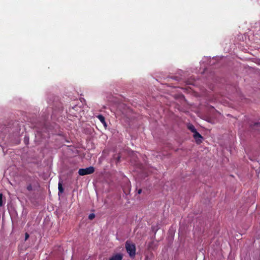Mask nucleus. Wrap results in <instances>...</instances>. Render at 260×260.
<instances>
[{
  "mask_svg": "<svg viewBox=\"0 0 260 260\" xmlns=\"http://www.w3.org/2000/svg\"><path fill=\"white\" fill-rule=\"evenodd\" d=\"M125 248L130 256H135L136 254V247L134 244L128 241H126L125 243Z\"/></svg>",
  "mask_w": 260,
  "mask_h": 260,
  "instance_id": "1",
  "label": "nucleus"
},
{
  "mask_svg": "<svg viewBox=\"0 0 260 260\" xmlns=\"http://www.w3.org/2000/svg\"><path fill=\"white\" fill-rule=\"evenodd\" d=\"M94 171V168L93 167H89L85 169H80L78 173L81 176L91 174Z\"/></svg>",
  "mask_w": 260,
  "mask_h": 260,
  "instance_id": "2",
  "label": "nucleus"
},
{
  "mask_svg": "<svg viewBox=\"0 0 260 260\" xmlns=\"http://www.w3.org/2000/svg\"><path fill=\"white\" fill-rule=\"evenodd\" d=\"M193 137L197 143H200L202 142L203 137L198 132H196L195 133H193Z\"/></svg>",
  "mask_w": 260,
  "mask_h": 260,
  "instance_id": "3",
  "label": "nucleus"
},
{
  "mask_svg": "<svg viewBox=\"0 0 260 260\" xmlns=\"http://www.w3.org/2000/svg\"><path fill=\"white\" fill-rule=\"evenodd\" d=\"M122 258V255L120 253H117L112 256L109 260H121Z\"/></svg>",
  "mask_w": 260,
  "mask_h": 260,
  "instance_id": "4",
  "label": "nucleus"
},
{
  "mask_svg": "<svg viewBox=\"0 0 260 260\" xmlns=\"http://www.w3.org/2000/svg\"><path fill=\"white\" fill-rule=\"evenodd\" d=\"M98 118L106 127H107V124L105 121V117L102 115H99L97 116Z\"/></svg>",
  "mask_w": 260,
  "mask_h": 260,
  "instance_id": "5",
  "label": "nucleus"
},
{
  "mask_svg": "<svg viewBox=\"0 0 260 260\" xmlns=\"http://www.w3.org/2000/svg\"><path fill=\"white\" fill-rule=\"evenodd\" d=\"M251 128L252 129L260 131V122L254 123L252 126Z\"/></svg>",
  "mask_w": 260,
  "mask_h": 260,
  "instance_id": "6",
  "label": "nucleus"
},
{
  "mask_svg": "<svg viewBox=\"0 0 260 260\" xmlns=\"http://www.w3.org/2000/svg\"><path fill=\"white\" fill-rule=\"evenodd\" d=\"M58 195H60V193H63V188L62 186V182L59 181L58 183Z\"/></svg>",
  "mask_w": 260,
  "mask_h": 260,
  "instance_id": "7",
  "label": "nucleus"
},
{
  "mask_svg": "<svg viewBox=\"0 0 260 260\" xmlns=\"http://www.w3.org/2000/svg\"><path fill=\"white\" fill-rule=\"evenodd\" d=\"M188 128L190 130V131L191 132H192L193 133H195L196 132H197V129H196V128L194 127V126L192 125V124H189L188 125Z\"/></svg>",
  "mask_w": 260,
  "mask_h": 260,
  "instance_id": "8",
  "label": "nucleus"
},
{
  "mask_svg": "<svg viewBox=\"0 0 260 260\" xmlns=\"http://www.w3.org/2000/svg\"><path fill=\"white\" fill-rule=\"evenodd\" d=\"M4 203L3 201V194L0 193V207H2L4 205Z\"/></svg>",
  "mask_w": 260,
  "mask_h": 260,
  "instance_id": "9",
  "label": "nucleus"
},
{
  "mask_svg": "<svg viewBox=\"0 0 260 260\" xmlns=\"http://www.w3.org/2000/svg\"><path fill=\"white\" fill-rule=\"evenodd\" d=\"M95 217V215L93 213L90 214L88 218L89 219L92 220Z\"/></svg>",
  "mask_w": 260,
  "mask_h": 260,
  "instance_id": "10",
  "label": "nucleus"
},
{
  "mask_svg": "<svg viewBox=\"0 0 260 260\" xmlns=\"http://www.w3.org/2000/svg\"><path fill=\"white\" fill-rule=\"evenodd\" d=\"M29 238V234L27 233H25V240L26 241Z\"/></svg>",
  "mask_w": 260,
  "mask_h": 260,
  "instance_id": "11",
  "label": "nucleus"
},
{
  "mask_svg": "<svg viewBox=\"0 0 260 260\" xmlns=\"http://www.w3.org/2000/svg\"><path fill=\"white\" fill-rule=\"evenodd\" d=\"M27 189L28 190H31L32 189V187L30 185L29 186H28L27 187Z\"/></svg>",
  "mask_w": 260,
  "mask_h": 260,
  "instance_id": "12",
  "label": "nucleus"
},
{
  "mask_svg": "<svg viewBox=\"0 0 260 260\" xmlns=\"http://www.w3.org/2000/svg\"><path fill=\"white\" fill-rule=\"evenodd\" d=\"M120 158V156L118 155L116 157V161H117V162H119V161Z\"/></svg>",
  "mask_w": 260,
  "mask_h": 260,
  "instance_id": "13",
  "label": "nucleus"
},
{
  "mask_svg": "<svg viewBox=\"0 0 260 260\" xmlns=\"http://www.w3.org/2000/svg\"><path fill=\"white\" fill-rule=\"evenodd\" d=\"M141 192H142V190L140 189H139V190H138V193L139 194H140Z\"/></svg>",
  "mask_w": 260,
  "mask_h": 260,
  "instance_id": "14",
  "label": "nucleus"
}]
</instances>
